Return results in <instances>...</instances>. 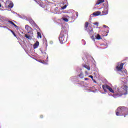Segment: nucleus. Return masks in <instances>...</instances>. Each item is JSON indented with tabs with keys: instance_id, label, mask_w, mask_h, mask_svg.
Segmentation results:
<instances>
[{
	"instance_id": "28",
	"label": "nucleus",
	"mask_w": 128,
	"mask_h": 128,
	"mask_svg": "<svg viewBox=\"0 0 128 128\" xmlns=\"http://www.w3.org/2000/svg\"><path fill=\"white\" fill-rule=\"evenodd\" d=\"M40 118H44V116L40 115Z\"/></svg>"
},
{
	"instance_id": "16",
	"label": "nucleus",
	"mask_w": 128,
	"mask_h": 128,
	"mask_svg": "<svg viewBox=\"0 0 128 128\" xmlns=\"http://www.w3.org/2000/svg\"><path fill=\"white\" fill-rule=\"evenodd\" d=\"M37 37L38 38H42V34H40V32H37Z\"/></svg>"
},
{
	"instance_id": "34",
	"label": "nucleus",
	"mask_w": 128,
	"mask_h": 128,
	"mask_svg": "<svg viewBox=\"0 0 128 128\" xmlns=\"http://www.w3.org/2000/svg\"><path fill=\"white\" fill-rule=\"evenodd\" d=\"M0 8H2V4L0 3Z\"/></svg>"
},
{
	"instance_id": "29",
	"label": "nucleus",
	"mask_w": 128,
	"mask_h": 128,
	"mask_svg": "<svg viewBox=\"0 0 128 128\" xmlns=\"http://www.w3.org/2000/svg\"><path fill=\"white\" fill-rule=\"evenodd\" d=\"M104 28H108V27L106 25H104Z\"/></svg>"
},
{
	"instance_id": "1",
	"label": "nucleus",
	"mask_w": 128,
	"mask_h": 128,
	"mask_svg": "<svg viewBox=\"0 0 128 128\" xmlns=\"http://www.w3.org/2000/svg\"><path fill=\"white\" fill-rule=\"evenodd\" d=\"M59 40L61 44H64L68 40V32L66 31H61L59 36Z\"/></svg>"
},
{
	"instance_id": "19",
	"label": "nucleus",
	"mask_w": 128,
	"mask_h": 128,
	"mask_svg": "<svg viewBox=\"0 0 128 128\" xmlns=\"http://www.w3.org/2000/svg\"><path fill=\"white\" fill-rule=\"evenodd\" d=\"M88 33L90 34H92V32H94V30L92 28L90 30H88Z\"/></svg>"
},
{
	"instance_id": "11",
	"label": "nucleus",
	"mask_w": 128,
	"mask_h": 128,
	"mask_svg": "<svg viewBox=\"0 0 128 128\" xmlns=\"http://www.w3.org/2000/svg\"><path fill=\"white\" fill-rule=\"evenodd\" d=\"M38 46H40V42L38 41H36L34 45V48H36Z\"/></svg>"
},
{
	"instance_id": "4",
	"label": "nucleus",
	"mask_w": 128,
	"mask_h": 128,
	"mask_svg": "<svg viewBox=\"0 0 128 128\" xmlns=\"http://www.w3.org/2000/svg\"><path fill=\"white\" fill-rule=\"evenodd\" d=\"M124 64V63H121L120 65L116 66V70H117L118 72H120L122 70Z\"/></svg>"
},
{
	"instance_id": "7",
	"label": "nucleus",
	"mask_w": 128,
	"mask_h": 128,
	"mask_svg": "<svg viewBox=\"0 0 128 128\" xmlns=\"http://www.w3.org/2000/svg\"><path fill=\"white\" fill-rule=\"evenodd\" d=\"M102 12H100V11H96L93 13V16H100Z\"/></svg>"
},
{
	"instance_id": "32",
	"label": "nucleus",
	"mask_w": 128,
	"mask_h": 128,
	"mask_svg": "<svg viewBox=\"0 0 128 128\" xmlns=\"http://www.w3.org/2000/svg\"><path fill=\"white\" fill-rule=\"evenodd\" d=\"M91 38L94 39V36H91Z\"/></svg>"
},
{
	"instance_id": "22",
	"label": "nucleus",
	"mask_w": 128,
	"mask_h": 128,
	"mask_svg": "<svg viewBox=\"0 0 128 128\" xmlns=\"http://www.w3.org/2000/svg\"><path fill=\"white\" fill-rule=\"evenodd\" d=\"M10 32H12V34H14V36H16V34L14 33V31L10 30Z\"/></svg>"
},
{
	"instance_id": "26",
	"label": "nucleus",
	"mask_w": 128,
	"mask_h": 128,
	"mask_svg": "<svg viewBox=\"0 0 128 128\" xmlns=\"http://www.w3.org/2000/svg\"><path fill=\"white\" fill-rule=\"evenodd\" d=\"M88 78H92V80H94V76L90 75L88 76Z\"/></svg>"
},
{
	"instance_id": "17",
	"label": "nucleus",
	"mask_w": 128,
	"mask_h": 128,
	"mask_svg": "<svg viewBox=\"0 0 128 128\" xmlns=\"http://www.w3.org/2000/svg\"><path fill=\"white\" fill-rule=\"evenodd\" d=\"M29 22L32 25H33L35 23L34 21V20H32V19H30L29 20Z\"/></svg>"
},
{
	"instance_id": "10",
	"label": "nucleus",
	"mask_w": 128,
	"mask_h": 128,
	"mask_svg": "<svg viewBox=\"0 0 128 128\" xmlns=\"http://www.w3.org/2000/svg\"><path fill=\"white\" fill-rule=\"evenodd\" d=\"M83 66L85 68H86L88 70H90V66L88 65H86V64H83Z\"/></svg>"
},
{
	"instance_id": "36",
	"label": "nucleus",
	"mask_w": 128,
	"mask_h": 128,
	"mask_svg": "<svg viewBox=\"0 0 128 128\" xmlns=\"http://www.w3.org/2000/svg\"><path fill=\"white\" fill-rule=\"evenodd\" d=\"M108 13H105V14H106Z\"/></svg>"
},
{
	"instance_id": "14",
	"label": "nucleus",
	"mask_w": 128,
	"mask_h": 128,
	"mask_svg": "<svg viewBox=\"0 0 128 128\" xmlns=\"http://www.w3.org/2000/svg\"><path fill=\"white\" fill-rule=\"evenodd\" d=\"M108 90L110 92H112V94H114V91L112 88L109 86V88H108Z\"/></svg>"
},
{
	"instance_id": "38",
	"label": "nucleus",
	"mask_w": 128,
	"mask_h": 128,
	"mask_svg": "<svg viewBox=\"0 0 128 128\" xmlns=\"http://www.w3.org/2000/svg\"><path fill=\"white\" fill-rule=\"evenodd\" d=\"M124 118H126V115H124Z\"/></svg>"
},
{
	"instance_id": "33",
	"label": "nucleus",
	"mask_w": 128,
	"mask_h": 128,
	"mask_svg": "<svg viewBox=\"0 0 128 128\" xmlns=\"http://www.w3.org/2000/svg\"><path fill=\"white\" fill-rule=\"evenodd\" d=\"M122 72H125V74H126V71H122Z\"/></svg>"
},
{
	"instance_id": "18",
	"label": "nucleus",
	"mask_w": 128,
	"mask_h": 128,
	"mask_svg": "<svg viewBox=\"0 0 128 128\" xmlns=\"http://www.w3.org/2000/svg\"><path fill=\"white\" fill-rule=\"evenodd\" d=\"M79 77H80V78H84V74L82 73V72L80 73V74H79Z\"/></svg>"
},
{
	"instance_id": "6",
	"label": "nucleus",
	"mask_w": 128,
	"mask_h": 128,
	"mask_svg": "<svg viewBox=\"0 0 128 128\" xmlns=\"http://www.w3.org/2000/svg\"><path fill=\"white\" fill-rule=\"evenodd\" d=\"M102 88L104 92H108L107 90H108V88H110V86L108 84H103Z\"/></svg>"
},
{
	"instance_id": "9",
	"label": "nucleus",
	"mask_w": 128,
	"mask_h": 128,
	"mask_svg": "<svg viewBox=\"0 0 128 128\" xmlns=\"http://www.w3.org/2000/svg\"><path fill=\"white\" fill-rule=\"evenodd\" d=\"M122 110V107L118 108L117 109V110H118V112H116V116H118V114L120 112V110Z\"/></svg>"
},
{
	"instance_id": "24",
	"label": "nucleus",
	"mask_w": 128,
	"mask_h": 128,
	"mask_svg": "<svg viewBox=\"0 0 128 128\" xmlns=\"http://www.w3.org/2000/svg\"><path fill=\"white\" fill-rule=\"evenodd\" d=\"M93 24H94V26H98V22H94Z\"/></svg>"
},
{
	"instance_id": "25",
	"label": "nucleus",
	"mask_w": 128,
	"mask_h": 128,
	"mask_svg": "<svg viewBox=\"0 0 128 128\" xmlns=\"http://www.w3.org/2000/svg\"><path fill=\"white\" fill-rule=\"evenodd\" d=\"M62 10H65L66 8V5L62 7Z\"/></svg>"
},
{
	"instance_id": "12",
	"label": "nucleus",
	"mask_w": 128,
	"mask_h": 128,
	"mask_svg": "<svg viewBox=\"0 0 128 128\" xmlns=\"http://www.w3.org/2000/svg\"><path fill=\"white\" fill-rule=\"evenodd\" d=\"M8 22H9V24H12V26H14V28H18V26L15 24L12 21L8 20Z\"/></svg>"
},
{
	"instance_id": "21",
	"label": "nucleus",
	"mask_w": 128,
	"mask_h": 128,
	"mask_svg": "<svg viewBox=\"0 0 128 128\" xmlns=\"http://www.w3.org/2000/svg\"><path fill=\"white\" fill-rule=\"evenodd\" d=\"M62 20H64L66 22H68V18H62Z\"/></svg>"
},
{
	"instance_id": "23",
	"label": "nucleus",
	"mask_w": 128,
	"mask_h": 128,
	"mask_svg": "<svg viewBox=\"0 0 128 128\" xmlns=\"http://www.w3.org/2000/svg\"><path fill=\"white\" fill-rule=\"evenodd\" d=\"M25 37L26 38H28V40H30V36H28V34H26L24 35Z\"/></svg>"
},
{
	"instance_id": "30",
	"label": "nucleus",
	"mask_w": 128,
	"mask_h": 128,
	"mask_svg": "<svg viewBox=\"0 0 128 128\" xmlns=\"http://www.w3.org/2000/svg\"><path fill=\"white\" fill-rule=\"evenodd\" d=\"M84 80H88V78H85Z\"/></svg>"
},
{
	"instance_id": "8",
	"label": "nucleus",
	"mask_w": 128,
	"mask_h": 128,
	"mask_svg": "<svg viewBox=\"0 0 128 128\" xmlns=\"http://www.w3.org/2000/svg\"><path fill=\"white\" fill-rule=\"evenodd\" d=\"M102 2H104V0H98L96 2V6L100 4H102Z\"/></svg>"
},
{
	"instance_id": "2",
	"label": "nucleus",
	"mask_w": 128,
	"mask_h": 128,
	"mask_svg": "<svg viewBox=\"0 0 128 128\" xmlns=\"http://www.w3.org/2000/svg\"><path fill=\"white\" fill-rule=\"evenodd\" d=\"M128 86L125 85L124 86V90H125L126 92H124L122 91L120 92L119 90H118V92H116V93L115 92L113 94L114 98H120V96H124V94L126 95L128 94Z\"/></svg>"
},
{
	"instance_id": "37",
	"label": "nucleus",
	"mask_w": 128,
	"mask_h": 128,
	"mask_svg": "<svg viewBox=\"0 0 128 128\" xmlns=\"http://www.w3.org/2000/svg\"><path fill=\"white\" fill-rule=\"evenodd\" d=\"M102 14H104V12L102 11Z\"/></svg>"
},
{
	"instance_id": "13",
	"label": "nucleus",
	"mask_w": 128,
	"mask_h": 128,
	"mask_svg": "<svg viewBox=\"0 0 128 128\" xmlns=\"http://www.w3.org/2000/svg\"><path fill=\"white\" fill-rule=\"evenodd\" d=\"M88 22H85V25H84L85 30H88Z\"/></svg>"
},
{
	"instance_id": "27",
	"label": "nucleus",
	"mask_w": 128,
	"mask_h": 128,
	"mask_svg": "<svg viewBox=\"0 0 128 128\" xmlns=\"http://www.w3.org/2000/svg\"><path fill=\"white\" fill-rule=\"evenodd\" d=\"M86 74L88 75V71H85Z\"/></svg>"
},
{
	"instance_id": "31",
	"label": "nucleus",
	"mask_w": 128,
	"mask_h": 128,
	"mask_svg": "<svg viewBox=\"0 0 128 128\" xmlns=\"http://www.w3.org/2000/svg\"><path fill=\"white\" fill-rule=\"evenodd\" d=\"M46 46H48V42H46Z\"/></svg>"
},
{
	"instance_id": "35",
	"label": "nucleus",
	"mask_w": 128,
	"mask_h": 128,
	"mask_svg": "<svg viewBox=\"0 0 128 128\" xmlns=\"http://www.w3.org/2000/svg\"><path fill=\"white\" fill-rule=\"evenodd\" d=\"M78 16V14H76V16Z\"/></svg>"
},
{
	"instance_id": "15",
	"label": "nucleus",
	"mask_w": 128,
	"mask_h": 128,
	"mask_svg": "<svg viewBox=\"0 0 128 128\" xmlns=\"http://www.w3.org/2000/svg\"><path fill=\"white\" fill-rule=\"evenodd\" d=\"M96 40H101L102 36L99 34H98L97 36H96Z\"/></svg>"
},
{
	"instance_id": "5",
	"label": "nucleus",
	"mask_w": 128,
	"mask_h": 128,
	"mask_svg": "<svg viewBox=\"0 0 128 128\" xmlns=\"http://www.w3.org/2000/svg\"><path fill=\"white\" fill-rule=\"evenodd\" d=\"M25 28H26V30H27L28 32V34H30V32H32V28L28 25H26Z\"/></svg>"
},
{
	"instance_id": "3",
	"label": "nucleus",
	"mask_w": 128,
	"mask_h": 128,
	"mask_svg": "<svg viewBox=\"0 0 128 128\" xmlns=\"http://www.w3.org/2000/svg\"><path fill=\"white\" fill-rule=\"evenodd\" d=\"M6 8H14V3L10 1H6Z\"/></svg>"
},
{
	"instance_id": "20",
	"label": "nucleus",
	"mask_w": 128,
	"mask_h": 128,
	"mask_svg": "<svg viewBox=\"0 0 128 128\" xmlns=\"http://www.w3.org/2000/svg\"><path fill=\"white\" fill-rule=\"evenodd\" d=\"M32 26H34V27L36 28H40L36 25V22L34 23Z\"/></svg>"
}]
</instances>
